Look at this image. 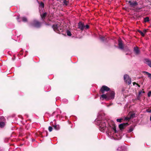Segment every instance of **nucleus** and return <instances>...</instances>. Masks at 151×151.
Instances as JSON below:
<instances>
[{
  "instance_id": "obj_21",
  "label": "nucleus",
  "mask_w": 151,
  "mask_h": 151,
  "mask_svg": "<svg viewBox=\"0 0 151 151\" xmlns=\"http://www.w3.org/2000/svg\"><path fill=\"white\" fill-rule=\"evenodd\" d=\"M149 18L148 17H145L144 19V21L145 22H146L149 21Z\"/></svg>"
},
{
  "instance_id": "obj_18",
  "label": "nucleus",
  "mask_w": 151,
  "mask_h": 151,
  "mask_svg": "<svg viewBox=\"0 0 151 151\" xmlns=\"http://www.w3.org/2000/svg\"><path fill=\"white\" fill-rule=\"evenodd\" d=\"M22 19L23 22H25L27 21V19L26 17H22Z\"/></svg>"
},
{
  "instance_id": "obj_2",
  "label": "nucleus",
  "mask_w": 151,
  "mask_h": 151,
  "mask_svg": "<svg viewBox=\"0 0 151 151\" xmlns=\"http://www.w3.org/2000/svg\"><path fill=\"white\" fill-rule=\"evenodd\" d=\"M109 90V88L107 86H103L102 87L100 91L103 94L101 96L100 99H101L108 101L109 100L113 99H114L115 93L114 91H110L106 94H104L105 91L107 92Z\"/></svg>"
},
{
  "instance_id": "obj_25",
  "label": "nucleus",
  "mask_w": 151,
  "mask_h": 151,
  "mask_svg": "<svg viewBox=\"0 0 151 151\" xmlns=\"http://www.w3.org/2000/svg\"><path fill=\"white\" fill-rule=\"evenodd\" d=\"M122 119H116V121L118 122H122Z\"/></svg>"
},
{
  "instance_id": "obj_36",
  "label": "nucleus",
  "mask_w": 151,
  "mask_h": 151,
  "mask_svg": "<svg viewBox=\"0 0 151 151\" xmlns=\"http://www.w3.org/2000/svg\"><path fill=\"white\" fill-rule=\"evenodd\" d=\"M150 120L151 121V116L150 117Z\"/></svg>"
},
{
  "instance_id": "obj_7",
  "label": "nucleus",
  "mask_w": 151,
  "mask_h": 151,
  "mask_svg": "<svg viewBox=\"0 0 151 151\" xmlns=\"http://www.w3.org/2000/svg\"><path fill=\"white\" fill-rule=\"evenodd\" d=\"M118 46L119 49L122 50L124 48L123 45L122 41L121 39H119L118 40Z\"/></svg>"
},
{
  "instance_id": "obj_8",
  "label": "nucleus",
  "mask_w": 151,
  "mask_h": 151,
  "mask_svg": "<svg viewBox=\"0 0 151 151\" xmlns=\"http://www.w3.org/2000/svg\"><path fill=\"white\" fill-rule=\"evenodd\" d=\"M78 28L82 30H83L85 28V26L83 23L81 22L78 23Z\"/></svg>"
},
{
  "instance_id": "obj_32",
  "label": "nucleus",
  "mask_w": 151,
  "mask_h": 151,
  "mask_svg": "<svg viewBox=\"0 0 151 151\" xmlns=\"http://www.w3.org/2000/svg\"><path fill=\"white\" fill-rule=\"evenodd\" d=\"M19 17H17V20L18 21V22H20V21H19Z\"/></svg>"
},
{
  "instance_id": "obj_33",
  "label": "nucleus",
  "mask_w": 151,
  "mask_h": 151,
  "mask_svg": "<svg viewBox=\"0 0 151 151\" xmlns=\"http://www.w3.org/2000/svg\"><path fill=\"white\" fill-rule=\"evenodd\" d=\"M111 105H112V104H109V105H107V106L109 107V106H111Z\"/></svg>"
},
{
  "instance_id": "obj_39",
  "label": "nucleus",
  "mask_w": 151,
  "mask_h": 151,
  "mask_svg": "<svg viewBox=\"0 0 151 151\" xmlns=\"http://www.w3.org/2000/svg\"><path fill=\"white\" fill-rule=\"evenodd\" d=\"M65 100V101L66 102L67 101V100Z\"/></svg>"
},
{
  "instance_id": "obj_12",
  "label": "nucleus",
  "mask_w": 151,
  "mask_h": 151,
  "mask_svg": "<svg viewBox=\"0 0 151 151\" xmlns=\"http://www.w3.org/2000/svg\"><path fill=\"white\" fill-rule=\"evenodd\" d=\"M5 122H0V128H3L5 125Z\"/></svg>"
},
{
  "instance_id": "obj_14",
  "label": "nucleus",
  "mask_w": 151,
  "mask_h": 151,
  "mask_svg": "<svg viewBox=\"0 0 151 151\" xmlns=\"http://www.w3.org/2000/svg\"><path fill=\"white\" fill-rule=\"evenodd\" d=\"M54 128L56 130H58L60 129V127L59 125L57 124L55 125H54L53 126Z\"/></svg>"
},
{
  "instance_id": "obj_17",
  "label": "nucleus",
  "mask_w": 151,
  "mask_h": 151,
  "mask_svg": "<svg viewBox=\"0 0 151 151\" xmlns=\"http://www.w3.org/2000/svg\"><path fill=\"white\" fill-rule=\"evenodd\" d=\"M117 150V151H124L122 149V147H118Z\"/></svg>"
},
{
  "instance_id": "obj_31",
  "label": "nucleus",
  "mask_w": 151,
  "mask_h": 151,
  "mask_svg": "<svg viewBox=\"0 0 151 151\" xmlns=\"http://www.w3.org/2000/svg\"><path fill=\"white\" fill-rule=\"evenodd\" d=\"M133 84L134 85L135 84H136L139 87H140V86L139 85H138L137 83H136V82H133Z\"/></svg>"
},
{
  "instance_id": "obj_30",
  "label": "nucleus",
  "mask_w": 151,
  "mask_h": 151,
  "mask_svg": "<svg viewBox=\"0 0 151 151\" xmlns=\"http://www.w3.org/2000/svg\"><path fill=\"white\" fill-rule=\"evenodd\" d=\"M89 27V26L88 25H87L86 26H85V28H86V29H88Z\"/></svg>"
},
{
  "instance_id": "obj_34",
  "label": "nucleus",
  "mask_w": 151,
  "mask_h": 151,
  "mask_svg": "<svg viewBox=\"0 0 151 151\" xmlns=\"http://www.w3.org/2000/svg\"><path fill=\"white\" fill-rule=\"evenodd\" d=\"M144 32H146V30H144Z\"/></svg>"
},
{
  "instance_id": "obj_1",
  "label": "nucleus",
  "mask_w": 151,
  "mask_h": 151,
  "mask_svg": "<svg viewBox=\"0 0 151 151\" xmlns=\"http://www.w3.org/2000/svg\"><path fill=\"white\" fill-rule=\"evenodd\" d=\"M95 122L96 124L99 126L100 130L103 132L106 131L109 137H113L114 133L116 132V127L114 122L104 119L103 115L101 116L99 114Z\"/></svg>"
},
{
  "instance_id": "obj_20",
  "label": "nucleus",
  "mask_w": 151,
  "mask_h": 151,
  "mask_svg": "<svg viewBox=\"0 0 151 151\" xmlns=\"http://www.w3.org/2000/svg\"><path fill=\"white\" fill-rule=\"evenodd\" d=\"M44 6V4L43 3L41 2L40 3V6L41 8H43Z\"/></svg>"
},
{
  "instance_id": "obj_6",
  "label": "nucleus",
  "mask_w": 151,
  "mask_h": 151,
  "mask_svg": "<svg viewBox=\"0 0 151 151\" xmlns=\"http://www.w3.org/2000/svg\"><path fill=\"white\" fill-rule=\"evenodd\" d=\"M128 3L129 4L131 7H134L137 4V2L135 1H128Z\"/></svg>"
},
{
  "instance_id": "obj_4",
  "label": "nucleus",
  "mask_w": 151,
  "mask_h": 151,
  "mask_svg": "<svg viewBox=\"0 0 151 151\" xmlns=\"http://www.w3.org/2000/svg\"><path fill=\"white\" fill-rule=\"evenodd\" d=\"M124 78L125 82L128 84L129 85L131 83V79L128 75H125L124 76Z\"/></svg>"
},
{
  "instance_id": "obj_19",
  "label": "nucleus",
  "mask_w": 151,
  "mask_h": 151,
  "mask_svg": "<svg viewBox=\"0 0 151 151\" xmlns=\"http://www.w3.org/2000/svg\"><path fill=\"white\" fill-rule=\"evenodd\" d=\"M100 39L101 41H104V40L106 39V38L104 37L101 36L100 37Z\"/></svg>"
},
{
  "instance_id": "obj_29",
  "label": "nucleus",
  "mask_w": 151,
  "mask_h": 151,
  "mask_svg": "<svg viewBox=\"0 0 151 151\" xmlns=\"http://www.w3.org/2000/svg\"><path fill=\"white\" fill-rule=\"evenodd\" d=\"M68 2L66 0H64L63 1V3L64 4L67 5Z\"/></svg>"
},
{
  "instance_id": "obj_15",
  "label": "nucleus",
  "mask_w": 151,
  "mask_h": 151,
  "mask_svg": "<svg viewBox=\"0 0 151 151\" xmlns=\"http://www.w3.org/2000/svg\"><path fill=\"white\" fill-rule=\"evenodd\" d=\"M46 14L47 13L46 12L43 13L42 15L41 14V18L42 19H43L45 18Z\"/></svg>"
},
{
  "instance_id": "obj_9",
  "label": "nucleus",
  "mask_w": 151,
  "mask_h": 151,
  "mask_svg": "<svg viewBox=\"0 0 151 151\" xmlns=\"http://www.w3.org/2000/svg\"><path fill=\"white\" fill-rule=\"evenodd\" d=\"M134 51L136 55H139L140 53V50L139 49L138 47H134Z\"/></svg>"
},
{
  "instance_id": "obj_16",
  "label": "nucleus",
  "mask_w": 151,
  "mask_h": 151,
  "mask_svg": "<svg viewBox=\"0 0 151 151\" xmlns=\"http://www.w3.org/2000/svg\"><path fill=\"white\" fill-rule=\"evenodd\" d=\"M66 33L68 36H71V34L69 30H67L66 31Z\"/></svg>"
},
{
  "instance_id": "obj_13",
  "label": "nucleus",
  "mask_w": 151,
  "mask_h": 151,
  "mask_svg": "<svg viewBox=\"0 0 151 151\" xmlns=\"http://www.w3.org/2000/svg\"><path fill=\"white\" fill-rule=\"evenodd\" d=\"M126 124L124 123L120 124L119 125V127L121 129H123L124 127L126 126Z\"/></svg>"
},
{
  "instance_id": "obj_26",
  "label": "nucleus",
  "mask_w": 151,
  "mask_h": 151,
  "mask_svg": "<svg viewBox=\"0 0 151 151\" xmlns=\"http://www.w3.org/2000/svg\"><path fill=\"white\" fill-rule=\"evenodd\" d=\"M133 130V129L132 127H131L129 130V132H132Z\"/></svg>"
},
{
  "instance_id": "obj_5",
  "label": "nucleus",
  "mask_w": 151,
  "mask_h": 151,
  "mask_svg": "<svg viewBox=\"0 0 151 151\" xmlns=\"http://www.w3.org/2000/svg\"><path fill=\"white\" fill-rule=\"evenodd\" d=\"M31 25L36 27H39L41 26V24L38 21L35 20L31 24Z\"/></svg>"
},
{
  "instance_id": "obj_38",
  "label": "nucleus",
  "mask_w": 151,
  "mask_h": 151,
  "mask_svg": "<svg viewBox=\"0 0 151 151\" xmlns=\"http://www.w3.org/2000/svg\"><path fill=\"white\" fill-rule=\"evenodd\" d=\"M138 100H139V98H138Z\"/></svg>"
},
{
  "instance_id": "obj_28",
  "label": "nucleus",
  "mask_w": 151,
  "mask_h": 151,
  "mask_svg": "<svg viewBox=\"0 0 151 151\" xmlns=\"http://www.w3.org/2000/svg\"><path fill=\"white\" fill-rule=\"evenodd\" d=\"M151 96V91H150L148 93V96L150 97Z\"/></svg>"
},
{
  "instance_id": "obj_23",
  "label": "nucleus",
  "mask_w": 151,
  "mask_h": 151,
  "mask_svg": "<svg viewBox=\"0 0 151 151\" xmlns=\"http://www.w3.org/2000/svg\"><path fill=\"white\" fill-rule=\"evenodd\" d=\"M131 119L129 117V116H128L127 117H126L125 118V120L127 121L129 120V119Z\"/></svg>"
},
{
  "instance_id": "obj_24",
  "label": "nucleus",
  "mask_w": 151,
  "mask_h": 151,
  "mask_svg": "<svg viewBox=\"0 0 151 151\" xmlns=\"http://www.w3.org/2000/svg\"><path fill=\"white\" fill-rule=\"evenodd\" d=\"M52 128L51 126H49L48 127L49 131L50 132L52 131Z\"/></svg>"
},
{
  "instance_id": "obj_3",
  "label": "nucleus",
  "mask_w": 151,
  "mask_h": 151,
  "mask_svg": "<svg viewBox=\"0 0 151 151\" xmlns=\"http://www.w3.org/2000/svg\"><path fill=\"white\" fill-rule=\"evenodd\" d=\"M61 24L59 23H55L52 27L55 31L58 33H60L63 31L62 27L60 26Z\"/></svg>"
},
{
  "instance_id": "obj_22",
  "label": "nucleus",
  "mask_w": 151,
  "mask_h": 151,
  "mask_svg": "<svg viewBox=\"0 0 151 151\" xmlns=\"http://www.w3.org/2000/svg\"><path fill=\"white\" fill-rule=\"evenodd\" d=\"M138 31H139V32L141 34V35H142V36H144L145 34L143 32H142L140 30H139Z\"/></svg>"
},
{
  "instance_id": "obj_27",
  "label": "nucleus",
  "mask_w": 151,
  "mask_h": 151,
  "mask_svg": "<svg viewBox=\"0 0 151 151\" xmlns=\"http://www.w3.org/2000/svg\"><path fill=\"white\" fill-rule=\"evenodd\" d=\"M145 93L144 91H139V93H138L139 96H140L142 93Z\"/></svg>"
},
{
  "instance_id": "obj_35",
  "label": "nucleus",
  "mask_w": 151,
  "mask_h": 151,
  "mask_svg": "<svg viewBox=\"0 0 151 151\" xmlns=\"http://www.w3.org/2000/svg\"><path fill=\"white\" fill-rule=\"evenodd\" d=\"M148 112H151V109L149 111H148Z\"/></svg>"
},
{
  "instance_id": "obj_37",
  "label": "nucleus",
  "mask_w": 151,
  "mask_h": 151,
  "mask_svg": "<svg viewBox=\"0 0 151 151\" xmlns=\"http://www.w3.org/2000/svg\"><path fill=\"white\" fill-rule=\"evenodd\" d=\"M147 112H148V111H147Z\"/></svg>"
},
{
  "instance_id": "obj_11",
  "label": "nucleus",
  "mask_w": 151,
  "mask_h": 151,
  "mask_svg": "<svg viewBox=\"0 0 151 151\" xmlns=\"http://www.w3.org/2000/svg\"><path fill=\"white\" fill-rule=\"evenodd\" d=\"M128 116H129L131 119L133 118L135 116V114L133 112H130L128 114Z\"/></svg>"
},
{
  "instance_id": "obj_10",
  "label": "nucleus",
  "mask_w": 151,
  "mask_h": 151,
  "mask_svg": "<svg viewBox=\"0 0 151 151\" xmlns=\"http://www.w3.org/2000/svg\"><path fill=\"white\" fill-rule=\"evenodd\" d=\"M145 63L149 66L151 68V60L148 59H145Z\"/></svg>"
},
{
  "instance_id": "obj_40",
  "label": "nucleus",
  "mask_w": 151,
  "mask_h": 151,
  "mask_svg": "<svg viewBox=\"0 0 151 151\" xmlns=\"http://www.w3.org/2000/svg\"><path fill=\"white\" fill-rule=\"evenodd\" d=\"M0 151H1V150H0Z\"/></svg>"
}]
</instances>
